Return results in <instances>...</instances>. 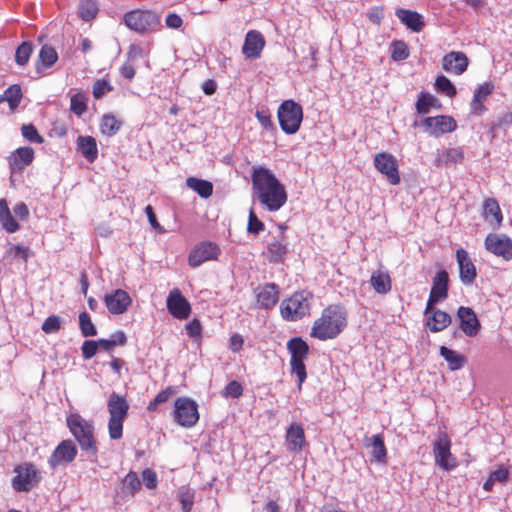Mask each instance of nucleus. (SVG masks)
I'll return each mask as SVG.
<instances>
[{"mask_svg":"<svg viewBox=\"0 0 512 512\" xmlns=\"http://www.w3.org/2000/svg\"><path fill=\"white\" fill-rule=\"evenodd\" d=\"M489 476L494 482L504 483L508 479L509 472L505 467L501 466L492 471Z\"/></svg>","mask_w":512,"mask_h":512,"instance_id":"69168bd1","label":"nucleus"},{"mask_svg":"<svg viewBox=\"0 0 512 512\" xmlns=\"http://www.w3.org/2000/svg\"><path fill=\"white\" fill-rule=\"evenodd\" d=\"M67 426L81 450L88 457L96 459L98 446L94 435L95 428L93 422L84 419L80 414L74 413L67 417Z\"/></svg>","mask_w":512,"mask_h":512,"instance_id":"7ed1b4c3","label":"nucleus"},{"mask_svg":"<svg viewBox=\"0 0 512 512\" xmlns=\"http://www.w3.org/2000/svg\"><path fill=\"white\" fill-rule=\"evenodd\" d=\"M255 116L265 130H275V125L272 121L270 113L267 110L257 111Z\"/></svg>","mask_w":512,"mask_h":512,"instance_id":"680f3d73","label":"nucleus"},{"mask_svg":"<svg viewBox=\"0 0 512 512\" xmlns=\"http://www.w3.org/2000/svg\"><path fill=\"white\" fill-rule=\"evenodd\" d=\"M195 493L186 487H181L178 491V499L182 506L183 512H191L194 505Z\"/></svg>","mask_w":512,"mask_h":512,"instance_id":"de8ad7c7","label":"nucleus"},{"mask_svg":"<svg viewBox=\"0 0 512 512\" xmlns=\"http://www.w3.org/2000/svg\"><path fill=\"white\" fill-rule=\"evenodd\" d=\"M174 421L184 428H192L199 421L198 404L189 397H178L172 411Z\"/></svg>","mask_w":512,"mask_h":512,"instance_id":"6e6552de","label":"nucleus"},{"mask_svg":"<svg viewBox=\"0 0 512 512\" xmlns=\"http://www.w3.org/2000/svg\"><path fill=\"white\" fill-rule=\"evenodd\" d=\"M173 391L171 387H167L166 389L160 391L155 398L148 404L147 409L149 411H156L157 406L159 404L165 403L168 401Z\"/></svg>","mask_w":512,"mask_h":512,"instance_id":"4d7b16f0","label":"nucleus"},{"mask_svg":"<svg viewBox=\"0 0 512 512\" xmlns=\"http://www.w3.org/2000/svg\"><path fill=\"white\" fill-rule=\"evenodd\" d=\"M105 305L111 314L118 315L127 311L131 305L130 295L122 290L116 289L104 298Z\"/></svg>","mask_w":512,"mask_h":512,"instance_id":"5701e85b","label":"nucleus"},{"mask_svg":"<svg viewBox=\"0 0 512 512\" xmlns=\"http://www.w3.org/2000/svg\"><path fill=\"white\" fill-rule=\"evenodd\" d=\"M186 184L202 198H208L213 193V185L207 180L189 177L186 180Z\"/></svg>","mask_w":512,"mask_h":512,"instance_id":"58836bf2","label":"nucleus"},{"mask_svg":"<svg viewBox=\"0 0 512 512\" xmlns=\"http://www.w3.org/2000/svg\"><path fill=\"white\" fill-rule=\"evenodd\" d=\"M22 136L32 143H43V137L38 133L37 129L32 124H24L21 127Z\"/></svg>","mask_w":512,"mask_h":512,"instance_id":"603ef678","label":"nucleus"},{"mask_svg":"<svg viewBox=\"0 0 512 512\" xmlns=\"http://www.w3.org/2000/svg\"><path fill=\"white\" fill-rule=\"evenodd\" d=\"M281 130L288 135L295 134L303 121V109L294 100L283 101L277 110Z\"/></svg>","mask_w":512,"mask_h":512,"instance_id":"0eeeda50","label":"nucleus"},{"mask_svg":"<svg viewBox=\"0 0 512 512\" xmlns=\"http://www.w3.org/2000/svg\"><path fill=\"white\" fill-rule=\"evenodd\" d=\"M34 160V150L25 146L16 149L8 157L9 166L12 172L21 171L25 166L30 165Z\"/></svg>","mask_w":512,"mask_h":512,"instance_id":"c85d7f7f","label":"nucleus"},{"mask_svg":"<svg viewBox=\"0 0 512 512\" xmlns=\"http://www.w3.org/2000/svg\"><path fill=\"white\" fill-rule=\"evenodd\" d=\"M140 488L141 482L138 475L130 471L121 481V486L116 492V501L125 500L127 497L132 498Z\"/></svg>","mask_w":512,"mask_h":512,"instance_id":"c756f323","label":"nucleus"},{"mask_svg":"<svg viewBox=\"0 0 512 512\" xmlns=\"http://www.w3.org/2000/svg\"><path fill=\"white\" fill-rule=\"evenodd\" d=\"M128 28L137 33L155 31L160 26V19L157 14L146 10H133L127 12L123 17Z\"/></svg>","mask_w":512,"mask_h":512,"instance_id":"1a4fd4ad","label":"nucleus"},{"mask_svg":"<svg viewBox=\"0 0 512 512\" xmlns=\"http://www.w3.org/2000/svg\"><path fill=\"white\" fill-rule=\"evenodd\" d=\"M483 217L491 226H500L503 216L497 200L494 198H487L484 200Z\"/></svg>","mask_w":512,"mask_h":512,"instance_id":"7c9ffc66","label":"nucleus"},{"mask_svg":"<svg viewBox=\"0 0 512 512\" xmlns=\"http://www.w3.org/2000/svg\"><path fill=\"white\" fill-rule=\"evenodd\" d=\"M464 160V153L459 148H449L440 153L435 163L437 166H451L462 163Z\"/></svg>","mask_w":512,"mask_h":512,"instance_id":"473e14b6","label":"nucleus"},{"mask_svg":"<svg viewBox=\"0 0 512 512\" xmlns=\"http://www.w3.org/2000/svg\"><path fill=\"white\" fill-rule=\"evenodd\" d=\"M0 222L9 233H14L19 229V224L11 214L5 199L0 200Z\"/></svg>","mask_w":512,"mask_h":512,"instance_id":"e433bc0d","label":"nucleus"},{"mask_svg":"<svg viewBox=\"0 0 512 512\" xmlns=\"http://www.w3.org/2000/svg\"><path fill=\"white\" fill-rule=\"evenodd\" d=\"M14 472L16 475L12 479V486L18 492L30 491L41 479L38 470L31 463L16 466Z\"/></svg>","mask_w":512,"mask_h":512,"instance_id":"9b49d317","label":"nucleus"},{"mask_svg":"<svg viewBox=\"0 0 512 512\" xmlns=\"http://www.w3.org/2000/svg\"><path fill=\"white\" fill-rule=\"evenodd\" d=\"M495 89L491 81H486L480 84L473 93V98L470 102V114L475 116H482L486 111L485 101L493 93Z\"/></svg>","mask_w":512,"mask_h":512,"instance_id":"aec40b11","label":"nucleus"},{"mask_svg":"<svg viewBox=\"0 0 512 512\" xmlns=\"http://www.w3.org/2000/svg\"><path fill=\"white\" fill-rule=\"evenodd\" d=\"M5 101H7L11 108L16 107L22 97L21 88L18 85H12L4 92Z\"/></svg>","mask_w":512,"mask_h":512,"instance_id":"3c124183","label":"nucleus"},{"mask_svg":"<svg viewBox=\"0 0 512 512\" xmlns=\"http://www.w3.org/2000/svg\"><path fill=\"white\" fill-rule=\"evenodd\" d=\"M440 355L445 359L451 371L461 369L466 363L465 356L445 346L440 347Z\"/></svg>","mask_w":512,"mask_h":512,"instance_id":"c9c22d12","label":"nucleus"},{"mask_svg":"<svg viewBox=\"0 0 512 512\" xmlns=\"http://www.w3.org/2000/svg\"><path fill=\"white\" fill-rule=\"evenodd\" d=\"M79 327L81 334L84 337L95 336L97 334L96 327L93 324L90 315L85 311L79 314Z\"/></svg>","mask_w":512,"mask_h":512,"instance_id":"49530a36","label":"nucleus"},{"mask_svg":"<svg viewBox=\"0 0 512 512\" xmlns=\"http://www.w3.org/2000/svg\"><path fill=\"white\" fill-rule=\"evenodd\" d=\"M268 258L273 263H280L288 252L287 243L280 239H272L267 245Z\"/></svg>","mask_w":512,"mask_h":512,"instance_id":"f704fd0d","label":"nucleus"},{"mask_svg":"<svg viewBox=\"0 0 512 512\" xmlns=\"http://www.w3.org/2000/svg\"><path fill=\"white\" fill-rule=\"evenodd\" d=\"M279 288L275 283H266L255 289L257 304L262 309H272L279 300Z\"/></svg>","mask_w":512,"mask_h":512,"instance_id":"393cba45","label":"nucleus"},{"mask_svg":"<svg viewBox=\"0 0 512 512\" xmlns=\"http://www.w3.org/2000/svg\"><path fill=\"white\" fill-rule=\"evenodd\" d=\"M243 393V387L238 381H231L229 382L223 392L222 395L226 398H239Z\"/></svg>","mask_w":512,"mask_h":512,"instance_id":"13d9d810","label":"nucleus"},{"mask_svg":"<svg viewBox=\"0 0 512 512\" xmlns=\"http://www.w3.org/2000/svg\"><path fill=\"white\" fill-rule=\"evenodd\" d=\"M143 481L148 489H154L157 486V475L151 469H145L142 473Z\"/></svg>","mask_w":512,"mask_h":512,"instance_id":"e2e57ef3","label":"nucleus"},{"mask_svg":"<svg viewBox=\"0 0 512 512\" xmlns=\"http://www.w3.org/2000/svg\"><path fill=\"white\" fill-rule=\"evenodd\" d=\"M62 320L57 315H51L42 324V330L46 334L57 333L61 329Z\"/></svg>","mask_w":512,"mask_h":512,"instance_id":"864d4df0","label":"nucleus"},{"mask_svg":"<svg viewBox=\"0 0 512 512\" xmlns=\"http://www.w3.org/2000/svg\"><path fill=\"white\" fill-rule=\"evenodd\" d=\"M251 180L253 196L265 210L276 212L286 204L288 196L285 187L272 170L253 166Z\"/></svg>","mask_w":512,"mask_h":512,"instance_id":"f257e3e1","label":"nucleus"},{"mask_svg":"<svg viewBox=\"0 0 512 512\" xmlns=\"http://www.w3.org/2000/svg\"><path fill=\"white\" fill-rule=\"evenodd\" d=\"M287 349L291 355V374L297 376V388L300 391L307 378L305 360L308 357L309 346L302 338L294 337L287 342Z\"/></svg>","mask_w":512,"mask_h":512,"instance_id":"39448f33","label":"nucleus"},{"mask_svg":"<svg viewBox=\"0 0 512 512\" xmlns=\"http://www.w3.org/2000/svg\"><path fill=\"white\" fill-rule=\"evenodd\" d=\"M395 15L412 32L419 33L425 27L424 17L417 11L398 8L395 11Z\"/></svg>","mask_w":512,"mask_h":512,"instance_id":"bb28decb","label":"nucleus"},{"mask_svg":"<svg viewBox=\"0 0 512 512\" xmlns=\"http://www.w3.org/2000/svg\"><path fill=\"white\" fill-rule=\"evenodd\" d=\"M99 341L85 340L81 346L82 356L84 359L93 358L98 351Z\"/></svg>","mask_w":512,"mask_h":512,"instance_id":"bf43d9fd","label":"nucleus"},{"mask_svg":"<svg viewBox=\"0 0 512 512\" xmlns=\"http://www.w3.org/2000/svg\"><path fill=\"white\" fill-rule=\"evenodd\" d=\"M129 403L125 396L112 392L107 401L109 412L108 433L112 440H118L123 435V423L128 416Z\"/></svg>","mask_w":512,"mask_h":512,"instance_id":"20e7f679","label":"nucleus"},{"mask_svg":"<svg viewBox=\"0 0 512 512\" xmlns=\"http://www.w3.org/2000/svg\"><path fill=\"white\" fill-rule=\"evenodd\" d=\"M112 86L106 80H97L93 84V96L95 99H101L106 93L112 90Z\"/></svg>","mask_w":512,"mask_h":512,"instance_id":"052dcab7","label":"nucleus"},{"mask_svg":"<svg viewBox=\"0 0 512 512\" xmlns=\"http://www.w3.org/2000/svg\"><path fill=\"white\" fill-rule=\"evenodd\" d=\"M99 345L105 351L110 352L116 346H124L127 342V337L123 331L113 333L109 339H99Z\"/></svg>","mask_w":512,"mask_h":512,"instance_id":"a19ab883","label":"nucleus"},{"mask_svg":"<svg viewBox=\"0 0 512 512\" xmlns=\"http://www.w3.org/2000/svg\"><path fill=\"white\" fill-rule=\"evenodd\" d=\"M347 311L338 304L326 307L317 320H315L310 335L313 338L325 341L336 338L347 326Z\"/></svg>","mask_w":512,"mask_h":512,"instance_id":"f03ea898","label":"nucleus"},{"mask_svg":"<svg viewBox=\"0 0 512 512\" xmlns=\"http://www.w3.org/2000/svg\"><path fill=\"white\" fill-rule=\"evenodd\" d=\"M433 455L436 465L445 471L456 468V458L451 453V440L449 435L441 431L437 435V439L433 444Z\"/></svg>","mask_w":512,"mask_h":512,"instance_id":"9d476101","label":"nucleus"},{"mask_svg":"<svg viewBox=\"0 0 512 512\" xmlns=\"http://www.w3.org/2000/svg\"><path fill=\"white\" fill-rule=\"evenodd\" d=\"M285 445L289 452L300 453L306 445L305 431L301 423H292L286 430Z\"/></svg>","mask_w":512,"mask_h":512,"instance_id":"412c9836","label":"nucleus"},{"mask_svg":"<svg viewBox=\"0 0 512 512\" xmlns=\"http://www.w3.org/2000/svg\"><path fill=\"white\" fill-rule=\"evenodd\" d=\"M457 317L460 321V329L469 337L476 336L480 329V322L470 307L461 306L458 308Z\"/></svg>","mask_w":512,"mask_h":512,"instance_id":"b1692460","label":"nucleus"},{"mask_svg":"<svg viewBox=\"0 0 512 512\" xmlns=\"http://www.w3.org/2000/svg\"><path fill=\"white\" fill-rule=\"evenodd\" d=\"M166 305L169 313L177 319H187L191 313V305L178 288H173L167 297Z\"/></svg>","mask_w":512,"mask_h":512,"instance_id":"dca6fc26","label":"nucleus"},{"mask_svg":"<svg viewBox=\"0 0 512 512\" xmlns=\"http://www.w3.org/2000/svg\"><path fill=\"white\" fill-rule=\"evenodd\" d=\"M77 456V448L72 440H63L51 454L48 463L52 469L71 463Z\"/></svg>","mask_w":512,"mask_h":512,"instance_id":"f3484780","label":"nucleus"},{"mask_svg":"<svg viewBox=\"0 0 512 512\" xmlns=\"http://www.w3.org/2000/svg\"><path fill=\"white\" fill-rule=\"evenodd\" d=\"M70 110L77 116H81L87 110V97L84 92H78L71 96Z\"/></svg>","mask_w":512,"mask_h":512,"instance_id":"37998d69","label":"nucleus"},{"mask_svg":"<svg viewBox=\"0 0 512 512\" xmlns=\"http://www.w3.org/2000/svg\"><path fill=\"white\" fill-rule=\"evenodd\" d=\"M145 214H146V216L148 218V221H149L150 225L154 229L158 230L159 233H164L165 232L163 227L157 221L156 215H155L153 207L151 205H147L145 207Z\"/></svg>","mask_w":512,"mask_h":512,"instance_id":"0e129e2a","label":"nucleus"},{"mask_svg":"<svg viewBox=\"0 0 512 512\" xmlns=\"http://www.w3.org/2000/svg\"><path fill=\"white\" fill-rule=\"evenodd\" d=\"M370 283L378 294L385 295L391 290V279L387 272L374 271L370 278Z\"/></svg>","mask_w":512,"mask_h":512,"instance_id":"72a5a7b5","label":"nucleus"},{"mask_svg":"<svg viewBox=\"0 0 512 512\" xmlns=\"http://www.w3.org/2000/svg\"><path fill=\"white\" fill-rule=\"evenodd\" d=\"M469 60L465 53L451 51L442 59V68L455 75L463 74L468 68Z\"/></svg>","mask_w":512,"mask_h":512,"instance_id":"a878e982","label":"nucleus"},{"mask_svg":"<svg viewBox=\"0 0 512 512\" xmlns=\"http://www.w3.org/2000/svg\"><path fill=\"white\" fill-rule=\"evenodd\" d=\"M391 57L394 61H403L409 57V49L404 41H394L392 43Z\"/></svg>","mask_w":512,"mask_h":512,"instance_id":"8fccbe9b","label":"nucleus"},{"mask_svg":"<svg viewBox=\"0 0 512 512\" xmlns=\"http://www.w3.org/2000/svg\"><path fill=\"white\" fill-rule=\"evenodd\" d=\"M312 295L308 291L295 292L289 298L284 299L280 305L283 319L298 321L309 314Z\"/></svg>","mask_w":512,"mask_h":512,"instance_id":"423d86ee","label":"nucleus"},{"mask_svg":"<svg viewBox=\"0 0 512 512\" xmlns=\"http://www.w3.org/2000/svg\"><path fill=\"white\" fill-rule=\"evenodd\" d=\"M372 455L377 462H385L387 451L381 435L372 436Z\"/></svg>","mask_w":512,"mask_h":512,"instance_id":"c03bdc74","label":"nucleus"},{"mask_svg":"<svg viewBox=\"0 0 512 512\" xmlns=\"http://www.w3.org/2000/svg\"><path fill=\"white\" fill-rule=\"evenodd\" d=\"M375 169L384 175L391 185L400 183L399 165L395 156L388 152L375 154L373 159Z\"/></svg>","mask_w":512,"mask_h":512,"instance_id":"f8f14e48","label":"nucleus"},{"mask_svg":"<svg viewBox=\"0 0 512 512\" xmlns=\"http://www.w3.org/2000/svg\"><path fill=\"white\" fill-rule=\"evenodd\" d=\"M456 259L459 265V277L461 282L464 285H471L477 276V271L468 252L463 248L457 249Z\"/></svg>","mask_w":512,"mask_h":512,"instance_id":"4be33fe9","label":"nucleus"},{"mask_svg":"<svg viewBox=\"0 0 512 512\" xmlns=\"http://www.w3.org/2000/svg\"><path fill=\"white\" fill-rule=\"evenodd\" d=\"M165 24L171 29H179L183 25V20L178 14L169 13L166 16Z\"/></svg>","mask_w":512,"mask_h":512,"instance_id":"338daca9","label":"nucleus"},{"mask_svg":"<svg viewBox=\"0 0 512 512\" xmlns=\"http://www.w3.org/2000/svg\"><path fill=\"white\" fill-rule=\"evenodd\" d=\"M265 38L258 30H249L244 39L242 53L246 59L255 60L261 56L265 47Z\"/></svg>","mask_w":512,"mask_h":512,"instance_id":"6ab92c4d","label":"nucleus"},{"mask_svg":"<svg viewBox=\"0 0 512 512\" xmlns=\"http://www.w3.org/2000/svg\"><path fill=\"white\" fill-rule=\"evenodd\" d=\"M435 97L421 93L416 102V110L419 114H427L435 101Z\"/></svg>","mask_w":512,"mask_h":512,"instance_id":"6e6d98bb","label":"nucleus"},{"mask_svg":"<svg viewBox=\"0 0 512 512\" xmlns=\"http://www.w3.org/2000/svg\"><path fill=\"white\" fill-rule=\"evenodd\" d=\"M448 282L449 275L447 271L441 270L435 274L432 281L430 295L426 304V313H429V311L432 309V306H434L436 303L447 298Z\"/></svg>","mask_w":512,"mask_h":512,"instance_id":"2eb2a0df","label":"nucleus"},{"mask_svg":"<svg viewBox=\"0 0 512 512\" xmlns=\"http://www.w3.org/2000/svg\"><path fill=\"white\" fill-rule=\"evenodd\" d=\"M98 13V5L95 0H81L79 5V16L84 21H89Z\"/></svg>","mask_w":512,"mask_h":512,"instance_id":"79ce46f5","label":"nucleus"},{"mask_svg":"<svg viewBox=\"0 0 512 512\" xmlns=\"http://www.w3.org/2000/svg\"><path fill=\"white\" fill-rule=\"evenodd\" d=\"M58 60V54L55 49L51 46L44 45L38 55V63L36 70L41 73V67L50 68Z\"/></svg>","mask_w":512,"mask_h":512,"instance_id":"4c0bfd02","label":"nucleus"},{"mask_svg":"<svg viewBox=\"0 0 512 512\" xmlns=\"http://www.w3.org/2000/svg\"><path fill=\"white\" fill-rule=\"evenodd\" d=\"M435 87L438 92H441L448 97H454L457 93L455 86L444 75L437 76L435 80Z\"/></svg>","mask_w":512,"mask_h":512,"instance_id":"09e8293b","label":"nucleus"},{"mask_svg":"<svg viewBox=\"0 0 512 512\" xmlns=\"http://www.w3.org/2000/svg\"><path fill=\"white\" fill-rule=\"evenodd\" d=\"M33 52V45L31 42L21 43L15 52V61L19 66H24L28 63L30 56Z\"/></svg>","mask_w":512,"mask_h":512,"instance_id":"a18cd8bd","label":"nucleus"},{"mask_svg":"<svg viewBox=\"0 0 512 512\" xmlns=\"http://www.w3.org/2000/svg\"><path fill=\"white\" fill-rule=\"evenodd\" d=\"M265 229L264 223L258 219L253 209L249 212L247 231L249 234L258 235Z\"/></svg>","mask_w":512,"mask_h":512,"instance_id":"5fc2aeb1","label":"nucleus"},{"mask_svg":"<svg viewBox=\"0 0 512 512\" xmlns=\"http://www.w3.org/2000/svg\"><path fill=\"white\" fill-rule=\"evenodd\" d=\"M187 334L190 337H198L201 335V324L200 321L197 319H193L191 322H189L186 326Z\"/></svg>","mask_w":512,"mask_h":512,"instance_id":"774afa93","label":"nucleus"},{"mask_svg":"<svg viewBox=\"0 0 512 512\" xmlns=\"http://www.w3.org/2000/svg\"><path fill=\"white\" fill-rule=\"evenodd\" d=\"M221 249L215 242L202 241L196 244L190 251L188 263L192 268H197L207 261L217 260Z\"/></svg>","mask_w":512,"mask_h":512,"instance_id":"ddd939ff","label":"nucleus"},{"mask_svg":"<svg viewBox=\"0 0 512 512\" xmlns=\"http://www.w3.org/2000/svg\"><path fill=\"white\" fill-rule=\"evenodd\" d=\"M484 245L493 255L505 261L512 259V239L506 234L490 233L486 236Z\"/></svg>","mask_w":512,"mask_h":512,"instance_id":"4468645a","label":"nucleus"},{"mask_svg":"<svg viewBox=\"0 0 512 512\" xmlns=\"http://www.w3.org/2000/svg\"><path fill=\"white\" fill-rule=\"evenodd\" d=\"M121 126L122 122L116 119L114 115L106 114L102 117L100 129L102 134L113 136L120 130Z\"/></svg>","mask_w":512,"mask_h":512,"instance_id":"ea45409f","label":"nucleus"},{"mask_svg":"<svg viewBox=\"0 0 512 512\" xmlns=\"http://www.w3.org/2000/svg\"><path fill=\"white\" fill-rule=\"evenodd\" d=\"M422 125L427 133L435 137L450 133L457 127L456 121L452 117L445 115L426 117Z\"/></svg>","mask_w":512,"mask_h":512,"instance_id":"a211bd4d","label":"nucleus"},{"mask_svg":"<svg viewBox=\"0 0 512 512\" xmlns=\"http://www.w3.org/2000/svg\"><path fill=\"white\" fill-rule=\"evenodd\" d=\"M77 151L90 163L98 157V148L95 138L92 136H79L77 138Z\"/></svg>","mask_w":512,"mask_h":512,"instance_id":"2f4dec72","label":"nucleus"},{"mask_svg":"<svg viewBox=\"0 0 512 512\" xmlns=\"http://www.w3.org/2000/svg\"><path fill=\"white\" fill-rule=\"evenodd\" d=\"M424 315L426 317V326L433 333L443 331L450 325L452 320L447 312L434 308V306H432L429 313H426L425 310Z\"/></svg>","mask_w":512,"mask_h":512,"instance_id":"cd10ccee","label":"nucleus"}]
</instances>
